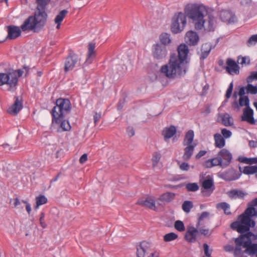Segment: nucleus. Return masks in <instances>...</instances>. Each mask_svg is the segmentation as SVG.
I'll return each mask as SVG.
<instances>
[{
    "label": "nucleus",
    "instance_id": "obj_1",
    "mask_svg": "<svg viewBox=\"0 0 257 257\" xmlns=\"http://www.w3.org/2000/svg\"><path fill=\"white\" fill-rule=\"evenodd\" d=\"M186 15L192 20L196 30L204 29L205 32L214 31L217 23L213 11L209 12L201 4L191 3L184 8Z\"/></svg>",
    "mask_w": 257,
    "mask_h": 257
},
{
    "label": "nucleus",
    "instance_id": "obj_2",
    "mask_svg": "<svg viewBox=\"0 0 257 257\" xmlns=\"http://www.w3.org/2000/svg\"><path fill=\"white\" fill-rule=\"evenodd\" d=\"M178 55H170L167 64L161 66L162 73L169 78L174 79L184 76L188 68L190 59L188 58L189 52L188 47L185 44H180L177 48Z\"/></svg>",
    "mask_w": 257,
    "mask_h": 257
},
{
    "label": "nucleus",
    "instance_id": "obj_3",
    "mask_svg": "<svg viewBox=\"0 0 257 257\" xmlns=\"http://www.w3.org/2000/svg\"><path fill=\"white\" fill-rule=\"evenodd\" d=\"M256 215L257 210L254 207H248L238 216L237 221L231 223V227L239 233L246 232L251 227L255 226V221L251 219V217Z\"/></svg>",
    "mask_w": 257,
    "mask_h": 257
},
{
    "label": "nucleus",
    "instance_id": "obj_4",
    "mask_svg": "<svg viewBox=\"0 0 257 257\" xmlns=\"http://www.w3.org/2000/svg\"><path fill=\"white\" fill-rule=\"evenodd\" d=\"M47 19L45 15L35 12L34 15L30 16L24 21L21 29L23 32L38 33L46 25Z\"/></svg>",
    "mask_w": 257,
    "mask_h": 257
},
{
    "label": "nucleus",
    "instance_id": "obj_5",
    "mask_svg": "<svg viewBox=\"0 0 257 257\" xmlns=\"http://www.w3.org/2000/svg\"><path fill=\"white\" fill-rule=\"evenodd\" d=\"M252 235L251 232H248L244 235H240L235 239L236 247L234 250L235 257H247L245 253L249 254L248 248L252 246L250 236Z\"/></svg>",
    "mask_w": 257,
    "mask_h": 257
},
{
    "label": "nucleus",
    "instance_id": "obj_6",
    "mask_svg": "<svg viewBox=\"0 0 257 257\" xmlns=\"http://www.w3.org/2000/svg\"><path fill=\"white\" fill-rule=\"evenodd\" d=\"M71 109V103L67 98H60L56 100V105L52 109L51 113L52 116H65Z\"/></svg>",
    "mask_w": 257,
    "mask_h": 257
},
{
    "label": "nucleus",
    "instance_id": "obj_7",
    "mask_svg": "<svg viewBox=\"0 0 257 257\" xmlns=\"http://www.w3.org/2000/svg\"><path fill=\"white\" fill-rule=\"evenodd\" d=\"M186 14L182 12L176 14L172 18L171 30L173 33L178 34L181 32L187 24Z\"/></svg>",
    "mask_w": 257,
    "mask_h": 257
},
{
    "label": "nucleus",
    "instance_id": "obj_8",
    "mask_svg": "<svg viewBox=\"0 0 257 257\" xmlns=\"http://www.w3.org/2000/svg\"><path fill=\"white\" fill-rule=\"evenodd\" d=\"M218 166L222 168L227 167L231 162L232 155L231 153L226 149H222L218 153L215 157Z\"/></svg>",
    "mask_w": 257,
    "mask_h": 257
},
{
    "label": "nucleus",
    "instance_id": "obj_9",
    "mask_svg": "<svg viewBox=\"0 0 257 257\" xmlns=\"http://www.w3.org/2000/svg\"><path fill=\"white\" fill-rule=\"evenodd\" d=\"M65 116H52V123L56 127L57 133L69 131L71 126L68 120L64 119Z\"/></svg>",
    "mask_w": 257,
    "mask_h": 257
},
{
    "label": "nucleus",
    "instance_id": "obj_10",
    "mask_svg": "<svg viewBox=\"0 0 257 257\" xmlns=\"http://www.w3.org/2000/svg\"><path fill=\"white\" fill-rule=\"evenodd\" d=\"M18 81V77L14 74L0 73V85L7 84L10 90L16 88Z\"/></svg>",
    "mask_w": 257,
    "mask_h": 257
},
{
    "label": "nucleus",
    "instance_id": "obj_11",
    "mask_svg": "<svg viewBox=\"0 0 257 257\" xmlns=\"http://www.w3.org/2000/svg\"><path fill=\"white\" fill-rule=\"evenodd\" d=\"M80 59L74 53L70 54L66 58L64 71L67 72L73 69L75 67L80 66Z\"/></svg>",
    "mask_w": 257,
    "mask_h": 257
},
{
    "label": "nucleus",
    "instance_id": "obj_12",
    "mask_svg": "<svg viewBox=\"0 0 257 257\" xmlns=\"http://www.w3.org/2000/svg\"><path fill=\"white\" fill-rule=\"evenodd\" d=\"M152 54L154 59L162 60L167 56L168 51L166 46L161 44L157 43L152 46Z\"/></svg>",
    "mask_w": 257,
    "mask_h": 257
},
{
    "label": "nucleus",
    "instance_id": "obj_13",
    "mask_svg": "<svg viewBox=\"0 0 257 257\" xmlns=\"http://www.w3.org/2000/svg\"><path fill=\"white\" fill-rule=\"evenodd\" d=\"M8 35L6 37L8 40H15L20 37L22 33L21 26L9 25L6 27Z\"/></svg>",
    "mask_w": 257,
    "mask_h": 257
},
{
    "label": "nucleus",
    "instance_id": "obj_14",
    "mask_svg": "<svg viewBox=\"0 0 257 257\" xmlns=\"http://www.w3.org/2000/svg\"><path fill=\"white\" fill-rule=\"evenodd\" d=\"M151 251V243L146 241H142L137 247V257H145Z\"/></svg>",
    "mask_w": 257,
    "mask_h": 257
},
{
    "label": "nucleus",
    "instance_id": "obj_15",
    "mask_svg": "<svg viewBox=\"0 0 257 257\" xmlns=\"http://www.w3.org/2000/svg\"><path fill=\"white\" fill-rule=\"evenodd\" d=\"M226 63L227 66L224 67V69L228 74L233 75L239 73V67L234 60L231 58H228Z\"/></svg>",
    "mask_w": 257,
    "mask_h": 257
},
{
    "label": "nucleus",
    "instance_id": "obj_16",
    "mask_svg": "<svg viewBox=\"0 0 257 257\" xmlns=\"http://www.w3.org/2000/svg\"><path fill=\"white\" fill-rule=\"evenodd\" d=\"M199 234V231L196 227L189 226L186 232L185 238L189 242H195L196 241L197 236Z\"/></svg>",
    "mask_w": 257,
    "mask_h": 257
},
{
    "label": "nucleus",
    "instance_id": "obj_17",
    "mask_svg": "<svg viewBox=\"0 0 257 257\" xmlns=\"http://www.w3.org/2000/svg\"><path fill=\"white\" fill-rule=\"evenodd\" d=\"M186 42L189 45L195 46L197 45L199 37L198 34L193 31H190L186 33L185 36Z\"/></svg>",
    "mask_w": 257,
    "mask_h": 257
},
{
    "label": "nucleus",
    "instance_id": "obj_18",
    "mask_svg": "<svg viewBox=\"0 0 257 257\" xmlns=\"http://www.w3.org/2000/svg\"><path fill=\"white\" fill-rule=\"evenodd\" d=\"M23 101L18 97H16V100L13 104L9 107L8 112L11 114L16 115L23 108Z\"/></svg>",
    "mask_w": 257,
    "mask_h": 257
},
{
    "label": "nucleus",
    "instance_id": "obj_19",
    "mask_svg": "<svg viewBox=\"0 0 257 257\" xmlns=\"http://www.w3.org/2000/svg\"><path fill=\"white\" fill-rule=\"evenodd\" d=\"M219 17L222 22H227L229 24L234 23L235 20V15L231 12L228 10L221 11Z\"/></svg>",
    "mask_w": 257,
    "mask_h": 257
},
{
    "label": "nucleus",
    "instance_id": "obj_20",
    "mask_svg": "<svg viewBox=\"0 0 257 257\" xmlns=\"http://www.w3.org/2000/svg\"><path fill=\"white\" fill-rule=\"evenodd\" d=\"M137 204L142 206L148 207L154 211H157L156 201L153 197H148L145 200H139Z\"/></svg>",
    "mask_w": 257,
    "mask_h": 257
},
{
    "label": "nucleus",
    "instance_id": "obj_21",
    "mask_svg": "<svg viewBox=\"0 0 257 257\" xmlns=\"http://www.w3.org/2000/svg\"><path fill=\"white\" fill-rule=\"evenodd\" d=\"M177 130L176 127L173 125H171L169 127H165L163 128L162 135L164 137L165 141H167L176 135Z\"/></svg>",
    "mask_w": 257,
    "mask_h": 257
},
{
    "label": "nucleus",
    "instance_id": "obj_22",
    "mask_svg": "<svg viewBox=\"0 0 257 257\" xmlns=\"http://www.w3.org/2000/svg\"><path fill=\"white\" fill-rule=\"evenodd\" d=\"M217 121L221 122L225 126H231L233 124L231 117L227 113H219Z\"/></svg>",
    "mask_w": 257,
    "mask_h": 257
},
{
    "label": "nucleus",
    "instance_id": "obj_23",
    "mask_svg": "<svg viewBox=\"0 0 257 257\" xmlns=\"http://www.w3.org/2000/svg\"><path fill=\"white\" fill-rule=\"evenodd\" d=\"M222 178L226 181H231L238 179L241 176V173L234 170H230L224 172L222 175Z\"/></svg>",
    "mask_w": 257,
    "mask_h": 257
},
{
    "label": "nucleus",
    "instance_id": "obj_24",
    "mask_svg": "<svg viewBox=\"0 0 257 257\" xmlns=\"http://www.w3.org/2000/svg\"><path fill=\"white\" fill-rule=\"evenodd\" d=\"M242 121H245L251 124H254L255 122L253 118V111L249 107H247L243 113L241 117Z\"/></svg>",
    "mask_w": 257,
    "mask_h": 257
},
{
    "label": "nucleus",
    "instance_id": "obj_25",
    "mask_svg": "<svg viewBox=\"0 0 257 257\" xmlns=\"http://www.w3.org/2000/svg\"><path fill=\"white\" fill-rule=\"evenodd\" d=\"M95 43L90 42L88 44V52L87 54V58L86 62L91 64L96 56V52L95 51Z\"/></svg>",
    "mask_w": 257,
    "mask_h": 257
},
{
    "label": "nucleus",
    "instance_id": "obj_26",
    "mask_svg": "<svg viewBox=\"0 0 257 257\" xmlns=\"http://www.w3.org/2000/svg\"><path fill=\"white\" fill-rule=\"evenodd\" d=\"M50 0H36L37 4V12L38 13L44 14L46 17L47 18V14L46 12V9L47 5L49 4Z\"/></svg>",
    "mask_w": 257,
    "mask_h": 257
},
{
    "label": "nucleus",
    "instance_id": "obj_27",
    "mask_svg": "<svg viewBox=\"0 0 257 257\" xmlns=\"http://www.w3.org/2000/svg\"><path fill=\"white\" fill-rule=\"evenodd\" d=\"M175 196V193L167 192L161 194L157 200L162 202L170 203L174 200Z\"/></svg>",
    "mask_w": 257,
    "mask_h": 257
},
{
    "label": "nucleus",
    "instance_id": "obj_28",
    "mask_svg": "<svg viewBox=\"0 0 257 257\" xmlns=\"http://www.w3.org/2000/svg\"><path fill=\"white\" fill-rule=\"evenodd\" d=\"M214 145L216 148L223 149L225 146V139L219 133L214 135Z\"/></svg>",
    "mask_w": 257,
    "mask_h": 257
},
{
    "label": "nucleus",
    "instance_id": "obj_29",
    "mask_svg": "<svg viewBox=\"0 0 257 257\" xmlns=\"http://www.w3.org/2000/svg\"><path fill=\"white\" fill-rule=\"evenodd\" d=\"M228 196L232 199L237 198H243L245 195V193L239 189H232L227 192Z\"/></svg>",
    "mask_w": 257,
    "mask_h": 257
},
{
    "label": "nucleus",
    "instance_id": "obj_30",
    "mask_svg": "<svg viewBox=\"0 0 257 257\" xmlns=\"http://www.w3.org/2000/svg\"><path fill=\"white\" fill-rule=\"evenodd\" d=\"M184 149V154L182 156V159L184 161L189 160L192 157L196 145H186Z\"/></svg>",
    "mask_w": 257,
    "mask_h": 257
},
{
    "label": "nucleus",
    "instance_id": "obj_31",
    "mask_svg": "<svg viewBox=\"0 0 257 257\" xmlns=\"http://www.w3.org/2000/svg\"><path fill=\"white\" fill-rule=\"evenodd\" d=\"M194 137V133L193 130H189L185 134V138L183 142V146L186 145H196L195 144H193V141Z\"/></svg>",
    "mask_w": 257,
    "mask_h": 257
},
{
    "label": "nucleus",
    "instance_id": "obj_32",
    "mask_svg": "<svg viewBox=\"0 0 257 257\" xmlns=\"http://www.w3.org/2000/svg\"><path fill=\"white\" fill-rule=\"evenodd\" d=\"M211 46L210 43H205L201 47V54L200 56L201 59H204L207 57L211 50Z\"/></svg>",
    "mask_w": 257,
    "mask_h": 257
},
{
    "label": "nucleus",
    "instance_id": "obj_33",
    "mask_svg": "<svg viewBox=\"0 0 257 257\" xmlns=\"http://www.w3.org/2000/svg\"><path fill=\"white\" fill-rule=\"evenodd\" d=\"M240 172L246 175H251L257 173V166H245L242 171L241 170V167H239Z\"/></svg>",
    "mask_w": 257,
    "mask_h": 257
},
{
    "label": "nucleus",
    "instance_id": "obj_34",
    "mask_svg": "<svg viewBox=\"0 0 257 257\" xmlns=\"http://www.w3.org/2000/svg\"><path fill=\"white\" fill-rule=\"evenodd\" d=\"M216 208L222 209L226 215H229L231 214L230 210V205L226 202H223L217 204Z\"/></svg>",
    "mask_w": 257,
    "mask_h": 257
},
{
    "label": "nucleus",
    "instance_id": "obj_35",
    "mask_svg": "<svg viewBox=\"0 0 257 257\" xmlns=\"http://www.w3.org/2000/svg\"><path fill=\"white\" fill-rule=\"evenodd\" d=\"M159 39L162 43L161 44L165 46L170 44V43L171 42L170 35L167 33H163L161 34L159 37Z\"/></svg>",
    "mask_w": 257,
    "mask_h": 257
},
{
    "label": "nucleus",
    "instance_id": "obj_36",
    "mask_svg": "<svg viewBox=\"0 0 257 257\" xmlns=\"http://www.w3.org/2000/svg\"><path fill=\"white\" fill-rule=\"evenodd\" d=\"M161 157V154L159 152L156 151L153 152L151 159L152 162V166L153 168H155L158 166Z\"/></svg>",
    "mask_w": 257,
    "mask_h": 257
},
{
    "label": "nucleus",
    "instance_id": "obj_37",
    "mask_svg": "<svg viewBox=\"0 0 257 257\" xmlns=\"http://www.w3.org/2000/svg\"><path fill=\"white\" fill-rule=\"evenodd\" d=\"M36 208H38L40 206L46 204L47 201V198L44 195H40L36 197Z\"/></svg>",
    "mask_w": 257,
    "mask_h": 257
},
{
    "label": "nucleus",
    "instance_id": "obj_38",
    "mask_svg": "<svg viewBox=\"0 0 257 257\" xmlns=\"http://www.w3.org/2000/svg\"><path fill=\"white\" fill-rule=\"evenodd\" d=\"M203 166L206 168H210L213 166H218L216 158L206 160L203 163Z\"/></svg>",
    "mask_w": 257,
    "mask_h": 257
},
{
    "label": "nucleus",
    "instance_id": "obj_39",
    "mask_svg": "<svg viewBox=\"0 0 257 257\" xmlns=\"http://www.w3.org/2000/svg\"><path fill=\"white\" fill-rule=\"evenodd\" d=\"M68 13V11L66 10L60 11L55 19V23H61Z\"/></svg>",
    "mask_w": 257,
    "mask_h": 257
},
{
    "label": "nucleus",
    "instance_id": "obj_40",
    "mask_svg": "<svg viewBox=\"0 0 257 257\" xmlns=\"http://www.w3.org/2000/svg\"><path fill=\"white\" fill-rule=\"evenodd\" d=\"M193 207V204L191 201H185L182 205L183 210L186 213L190 212Z\"/></svg>",
    "mask_w": 257,
    "mask_h": 257
},
{
    "label": "nucleus",
    "instance_id": "obj_41",
    "mask_svg": "<svg viewBox=\"0 0 257 257\" xmlns=\"http://www.w3.org/2000/svg\"><path fill=\"white\" fill-rule=\"evenodd\" d=\"M178 235L174 232H170L166 234L163 239L165 242H170L178 238Z\"/></svg>",
    "mask_w": 257,
    "mask_h": 257
},
{
    "label": "nucleus",
    "instance_id": "obj_42",
    "mask_svg": "<svg viewBox=\"0 0 257 257\" xmlns=\"http://www.w3.org/2000/svg\"><path fill=\"white\" fill-rule=\"evenodd\" d=\"M202 186L204 189H209L214 186L212 179H206L202 182Z\"/></svg>",
    "mask_w": 257,
    "mask_h": 257
},
{
    "label": "nucleus",
    "instance_id": "obj_43",
    "mask_svg": "<svg viewBox=\"0 0 257 257\" xmlns=\"http://www.w3.org/2000/svg\"><path fill=\"white\" fill-rule=\"evenodd\" d=\"M186 188L188 191L195 192L199 189V186L196 183H189L186 185Z\"/></svg>",
    "mask_w": 257,
    "mask_h": 257
},
{
    "label": "nucleus",
    "instance_id": "obj_44",
    "mask_svg": "<svg viewBox=\"0 0 257 257\" xmlns=\"http://www.w3.org/2000/svg\"><path fill=\"white\" fill-rule=\"evenodd\" d=\"M209 213L207 211L203 212L198 218L197 223L196 224V227H198L199 226H201L202 221L206 218H208L209 216Z\"/></svg>",
    "mask_w": 257,
    "mask_h": 257
},
{
    "label": "nucleus",
    "instance_id": "obj_45",
    "mask_svg": "<svg viewBox=\"0 0 257 257\" xmlns=\"http://www.w3.org/2000/svg\"><path fill=\"white\" fill-rule=\"evenodd\" d=\"M197 228L199 231V233L203 235L204 236H209L212 233V230H210L209 229L204 228L200 226H199Z\"/></svg>",
    "mask_w": 257,
    "mask_h": 257
},
{
    "label": "nucleus",
    "instance_id": "obj_46",
    "mask_svg": "<svg viewBox=\"0 0 257 257\" xmlns=\"http://www.w3.org/2000/svg\"><path fill=\"white\" fill-rule=\"evenodd\" d=\"M174 226L176 229L180 232L184 231L185 230L184 224L181 220L176 221L175 222Z\"/></svg>",
    "mask_w": 257,
    "mask_h": 257
},
{
    "label": "nucleus",
    "instance_id": "obj_47",
    "mask_svg": "<svg viewBox=\"0 0 257 257\" xmlns=\"http://www.w3.org/2000/svg\"><path fill=\"white\" fill-rule=\"evenodd\" d=\"M239 103L241 106H246L247 107H249V100L247 96H241L239 98Z\"/></svg>",
    "mask_w": 257,
    "mask_h": 257
},
{
    "label": "nucleus",
    "instance_id": "obj_48",
    "mask_svg": "<svg viewBox=\"0 0 257 257\" xmlns=\"http://www.w3.org/2000/svg\"><path fill=\"white\" fill-rule=\"evenodd\" d=\"M257 43V34L253 35L249 37L246 42V45L248 47H251L256 44Z\"/></svg>",
    "mask_w": 257,
    "mask_h": 257
},
{
    "label": "nucleus",
    "instance_id": "obj_49",
    "mask_svg": "<svg viewBox=\"0 0 257 257\" xmlns=\"http://www.w3.org/2000/svg\"><path fill=\"white\" fill-rule=\"evenodd\" d=\"M246 92L248 93L255 94L257 93V86H253L251 84H248L246 86Z\"/></svg>",
    "mask_w": 257,
    "mask_h": 257
},
{
    "label": "nucleus",
    "instance_id": "obj_50",
    "mask_svg": "<svg viewBox=\"0 0 257 257\" xmlns=\"http://www.w3.org/2000/svg\"><path fill=\"white\" fill-rule=\"evenodd\" d=\"M240 60V62L239 63L243 65L244 64L249 65L250 64V58L249 57H242L241 56H239L238 57L237 60L239 61Z\"/></svg>",
    "mask_w": 257,
    "mask_h": 257
},
{
    "label": "nucleus",
    "instance_id": "obj_51",
    "mask_svg": "<svg viewBox=\"0 0 257 257\" xmlns=\"http://www.w3.org/2000/svg\"><path fill=\"white\" fill-rule=\"evenodd\" d=\"M221 135L225 139H228L232 136L231 132L225 128H222L221 130Z\"/></svg>",
    "mask_w": 257,
    "mask_h": 257
},
{
    "label": "nucleus",
    "instance_id": "obj_52",
    "mask_svg": "<svg viewBox=\"0 0 257 257\" xmlns=\"http://www.w3.org/2000/svg\"><path fill=\"white\" fill-rule=\"evenodd\" d=\"M45 214L44 212H41L40 214V217L39 219L40 224L41 226L43 228H45L47 227V225L45 222Z\"/></svg>",
    "mask_w": 257,
    "mask_h": 257
},
{
    "label": "nucleus",
    "instance_id": "obj_53",
    "mask_svg": "<svg viewBox=\"0 0 257 257\" xmlns=\"http://www.w3.org/2000/svg\"><path fill=\"white\" fill-rule=\"evenodd\" d=\"M233 87V82H232L229 84V86L226 90V92L225 97L227 99H228V98H229L230 97L231 95L232 92Z\"/></svg>",
    "mask_w": 257,
    "mask_h": 257
},
{
    "label": "nucleus",
    "instance_id": "obj_54",
    "mask_svg": "<svg viewBox=\"0 0 257 257\" xmlns=\"http://www.w3.org/2000/svg\"><path fill=\"white\" fill-rule=\"evenodd\" d=\"M178 164L179 165L180 169L181 170L187 171L189 170L190 166L188 163L186 162L180 163V162L179 161Z\"/></svg>",
    "mask_w": 257,
    "mask_h": 257
},
{
    "label": "nucleus",
    "instance_id": "obj_55",
    "mask_svg": "<svg viewBox=\"0 0 257 257\" xmlns=\"http://www.w3.org/2000/svg\"><path fill=\"white\" fill-rule=\"evenodd\" d=\"M254 79L257 80V71L252 72L250 75L247 77L246 81L248 83H250Z\"/></svg>",
    "mask_w": 257,
    "mask_h": 257
},
{
    "label": "nucleus",
    "instance_id": "obj_56",
    "mask_svg": "<svg viewBox=\"0 0 257 257\" xmlns=\"http://www.w3.org/2000/svg\"><path fill=\"white\" fill-rule=\"evenodd\" d=\"M204 253L207 257H211V250L209 251V246L207 243L203 244Z\"/></svg>",
    "mask_w": 257,
    "mask_h": 257
},
{
    "label": "nucleus",
    "instance_id": "obj_57",
    "mask_svg": "<svg viewBox=\"0 0 257 257\" xmlns=\"http://www.w3.org/2000/svg\"><path fill=\"white\" fill-rule=\"evenodd\" d=\"M240 5L244 7H249L252 5V1L240 0Z\"/></svg>",
    "mask_w": 257,
    "mask_h": 257
},
{
    "label": "nucleus",
    "instance_id": "obj_58",
    "mask_svg": "<svg viewBox=\"0 0 257 257\" xmlns=\"http://www.w3.org/2000/svg\"><path fill=\"white\" fill-rule=\"evenodd\" d=\"M126 133L130 137H133L135 134V130L132 126H128L126 128Z\"/></svg>",
    "mask_w": 257,
    "mask_h": 257
},
{
    "label": "nucleus",
    "instance_id": "obj_59",
    "mask_svg": "<svg viewBox=\"0 0 257 257\" xmlns=\"http://www.w3.org/2000/svg\"><path fill=\"white\" fill-rule=\"evenodd\" d=\"M206 153L207 152L206 151L201 150L196 155L195 158L196 159H199L204 156Z\"/></svg>",
    "mask_w": 257,
    "mask_h": 257
},
{
    "label": "nucleus",
    "instance_id": "obj_60",
    "mask_svg": "<svg viewBox=\"0 0 257 257\" xmlns=\"http://www.w3.org/2000/svg\"><path fill=\"white\" fill-rule=\"evenodd\" d=\"M87 155L86 154H83L79 159V162L83 164L87 160Z\"/></svg>",
    "mask_w": 257,
    "mask_h": 257
},
{
    "label": "nucleus",
    "instance_id": "obj_61",
    "mask_svg": "<svg viewBox=\"0 0 257 257\" xmlns=\"http://www.w3.org/2000/svg\"><path fill=\"white\" fill-rule=\"evenodd\" d=\"M224 249L226 252H231L234 250V247L231 245H226L224 247Z\"/></svg>",
    "mask_w": 257,
    "mask_h": 257
},
{
    "label": "nucleus",
    "instance_id": "obj_62",
    "mask_svg": "<svg viewBox=\"0 0 257 257\" xmlns=\"http://www.w3.org/2000/svg\"><path fill=\"white\" fill-rule=\"evenodd\" d=\"M238 160L241 163L248 164V158L244 157H239L238 158Z\"/></svg>",
    "mask_w": 257,
    "mask_h": 257
},
{
    "label": "nucleus",
    "instance_id": "obj_63",
    "mask_svg": "<svg viewBox=\"0 0 257 257\" xmlns=\"http://www.w3.org/2000/svg\"><path fill=\"white\" fill-rule=\"evenodd\" d=\"M257 163V157L248 158V164L251 165Z\"/></svg>",
    "mask_w": 257,
    "mask_h": 257
},
{
    "label": "nucleus",
    "instance_id": "obj_64",
    "mask_svg": "<svg viewBox=\"0 0 257 257\" xmlns=\"http://www.w3.org/2000/svg\"><path fill=\"white\" fill-rule=\"evenodd\" d=\"M101 117V114H98L97 113H95V114L94 115L93 118H94V123L96 124L98 121L100 119Z\"/></svg>",
    "mask_w": 257,
    "mask_h": 257
}]
</instances>
